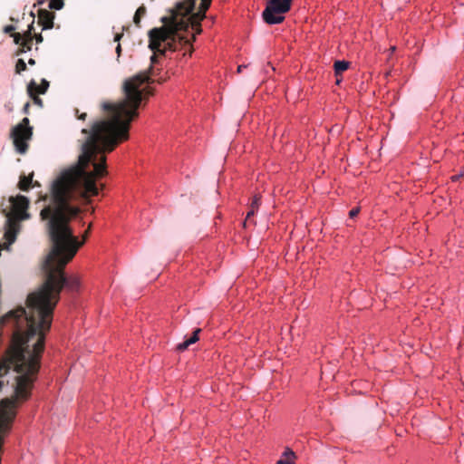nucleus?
I'll list each match as a JSON object with an SVG mask.
<instances>
[{
    "instance_id": "1",
    "label": "nucleus",
    "mask_w": 464,
    "mask_h": 464,
    "mask_svg": "<svg viewBox=\"0 0 464 464\" xmlns=\"http://www.w3.org/2000/svg\"><path fill=\"white\" fill-rule=\"evenodd\" d=\"M152 68L127 78L122 84L123 98L118 102H103L102 108L107 118L94 121L91 129H82L86 139L82 144L78 162L69 169H79L96 182L107 174L105 152H111L120 143L127 140L132 121L139 117V109L145 106L154 90Z\"/></svg>"
},
{
    "instance_id": "2",
    "label": "nucleus",
    "mask_w": 464,
    "mask_h": 464,
    "mask_svg": "<svg viewBox=\"0 0 464 464\" xmlns=\"http://www.w3.org/2000/svg\"><path fill=\"white\" fill-rule=\"evenodd\" d=\"M194 7V0L177 3L175 7L169 10V15L161 18L163 25L150 30L149 48L160 51L161 53L168 50L175 52L188 48L190 55L193 51L192 42L195 41L196 36L193 34L191 39H188L181 33L187 32L189 26L195 30L196 34L202 32L201 20L188 16Z\"/></svg>"
},
{
    "instance_id": "3",
    "label": "nucleus",
    "mask_w": 464,
    "mask_h": 464,
    "mask_svg": "<svg viewBox=\"0 0 464 464\" xmlns=\"http://www.w3.org/2000/svg\"><path fill=\"white\" fill-rule=\"evenodd\" d=\"M29 123V119L24 118L10 132L15 150L20 154H24L28 150V141L33 136V128Z\"/></svg>"
},
{
    "instance_id": "4",
    "label": "nucleus",
    "mask_w": 464,
    "mask_h": 464,
    "mask_svg": "<svg viewBox=\"0 0 464 464\" xmlns=\"http://www.w3.org/2000/svg\"><path fill=\"white\" fill-rule=\"evenodd\" d=\"M293 0H268L262 17L267 24H281L285 20V14L291 8Z\"/></svg>"
},
{
    "instance_id": "5",
    "label": "nucleus",
    "mask_w": 464,
    "mask_h": 464,
    "mask_svg": "<svg viewBox=\"0 0 464 464\" xmlns=\"http://www.w3.org/2000/svg\"><path fill=\"white\" fill-rule=\"evenodd\" d=\"M9 201L11 203L12 209L8 212H6V210H3L5 214L14 215L22 219L28 218L29 215L27 213V208L29 207V200L26 197L22 195L11 197Z\"/></svg>"
},
{
    "instance_id": "6",
    "label": "nucleus",
    "mask_w": 464,
    "mask_h": 464,
    "mask_svg": "<svg viewBox=\"0 0 464 464\" xmlns=\"http://www.w3.org/2000/svg\"><path fill=\"white\" fill-rule=\"evenodd\" d=\"M5 216H6V224H5V237L9 244H13L15 241L16 236L20 230L19 221L23 220V219L18 218V217H15L14 215L5 214Z\"/></svg>"
},
{
    "instance_id": "7",
    "label": "nucleus",
    "mask_w": 464,
    "mask_h": 464,
    "mask_svg": "<svg viewBox=\"0 0 464 464\" xmlns=\"http://www.w3.org/2000/svg\"><path fill=\"white\" fill-rule=\"evenodd\" d=\"M54 14L46 10H38V24L42 26L43 30L52 29L53 27Z\"/></svg>"
},
{
    "instance_id": "8",
    "label": "nucleus",
    "mask_w": 464,
    "mask_h": 464,
    "mask_svg": "<svg viewBox=\"0 0 464 464\" xmlns=\"http://www.w3.org/2000/svg\"><path fill=\"white\" fill-rule=\"evenodd\" d=\"M12 37L14 38V44L20 45L19 49L16 52L17 55H20L21 53L30 51L32 49L33 41L23 40V36L21 34H13Z\"/></svg>"
},
{
    "instance_id": "9",
    "label": "nucleus",
    "mask_w": 464,
    "mask_h": 464,
    "mask_svg": "<svg viewBox=\"0 0 464 464\" xmlns=\"http://www.w3.org/2000/svg\"><path fill=\"white\" fill-rule=\"evenodd\" d=\"M211 0H201L198 11L196 13H190L189 17L197 18L198 20H203L205 14L210 5Z\"/></svg>"
},
{
    "instance_id": "10",
    "label": "nucleus",
    "mask_w": 464,
    "mask_h": 464,
    "mask_svg": "<svg viewBox=\"0 0 464 464\" xmlns=\"http://www.w3.org/2000/svg\"><path fill=\"white\" fill-rule=\"evenodd\" d=\"M200 332H201L200 328L196 329L193 332L192 336L190 338H188V339L185 340L184 342H182V343L178 344L177 350L179 351V352H183L186 349H188V347L190 344L195 343L198 340V334H199Z\"/></svg>"
},
{
    "instance_id": "11",
    "label": "nucleus",
    "mask_w": 464,
    "mask_h": 464,
    "mask_svg": "<svg viewBox=\"0 0 464 464\" xmlns=\"http://www.w3.org/2000/svg\"><path fill=\"white\" fill-rule=\"evenodd\" d=\"M34 172L29 176L22 175L18 183V188L23 191H28L32 187Z\"/></svg>"
},
{
    "instance_id": "12",
    "label": "nucleus",
    "mask_w": 464,
    "mask_h": 464,
    "mask_svg": "<svg viewBox=\"0 0 464 464\" xmlns=\"http://www.w3.org/2000/svg\"><path fill=\"white\" fill-rule=\"evenodd\" d=\"M36 86V82L32 80L28 86H27V92L29 96L34 100V102L39 106H43V101L40 99L37 95L38 92H36L34 88Z\"/></svg>"
},
{
    "instance_id": "13",
    "label": "nucleus",
    "mask_w": 464,
    "mask_h": 464,
    "mask_svg": "<svg viewBox=\"0 0 464 464\" xmlns=\"http://www.w3.org/2000/svg\"><path fill=\"white\" fill-rule=\"evenodd\" d=\"M350 66V63L347 62V61H340V60H337L334 62V73H335V76L336 77H339L342 75V73L346 71Z\"/></svg>"
},
{
    "instance_id": "14",
    "label": "nucleus",
    "mask_w": 464,
    "mask_h": 464,
    "mask_svg": "<svg viewBox=\"0 0 464 464\" xmlns=\"http://www.w3.org/2000/svg\"><path fill=\"white\" fill-rule=\"evenodd\" d=\"M295 458V453L292 450L286 451L284 457L277 461L276 464H292Z\"/></svg>"
},
{
    "instance_id": "15",
    "label": "nucleus",
    "mask_w": 464,
    "mask_h": 464,
    "mask_svg": "<svg viewBox=\"0 0 464 464\" xmlns=\"http://www.w3.org/2000/svg\"><path fill=\"white\" fill-rule=\"evenodd\" d=\"M49 87V82L45 79H43L41 82V84L38 85L36 83V86L34 88V90L38 92V94H44Z\"/></svg>"
},
{
    "instance_id": "16",
    "label": "nucleus",
    "mask_w": 464,
    "mask_h": 464,
    "mask_svg": "<svg viewBox=\"0 0 464 464\" xmlns=\"http://www.w3.org/2000/svg\"><path fill=\"white\" fill-rule=\"evenodd\" d=\"M26 70V63L23 59H18L16 65H15V72L21 73L22 72Z\"/></svg>"
},
{
    "instance_id": "17",
    "label": "nucleus",
    "mask_w": 464,
    "mask_h": 464,
    "mask_svg": "<svg viewBox=\"0 0 464 464\" xmlns=\"http://www.w3.org/2000/svg\"><path fill=\"white\" fill-rule=\"evenodd\" d=\"M260 198L261 197L259 195H255L252 198L250 208H252L253 209H258L260 206Z\"/></svg>"
},
{
    "instance_id": "18",
    "label": "nucleus",
    "mask_w": 464,
    "mask_h": 464,
    "mask_svg": "<svg viewBox=\"0 0 464 464\" xmlns=\"http://www.w3.org/2000/svg\"><path fill=\"white\" fill-rule=\"evenodd\" d=\"M34 33L30 30H26L23 34V40L33 41L34 40Z\"/></svg>"
},
{
    "instance_id": "19",
    "label": "nucleus",
    "mask_w": 464,
    "mask_h": 464,
    "mask_svg": "<svg viewBox=\"0 0 464 464\" xmlns=\"http://www.w3.org/2000/svg\"><path fill=\"white\" fill-rule=\"evenodd\" d=\"M151 51H152L154 53H153V54L151 55V57H150V63H151V64H150V68L151 67V68L153 69V64H154V63H156L158 62V58H157L156 53H159L160 54H161V53H160V51H158V50H156V51L151 50ZM164 54H165V53H162V55H164Z\"/></svg>"
},
{
    "instance_id": "20",
    "label": "nucleus",
    "mask_w": 464,
    "mask_h": 464,
    "mask_svg": "<svg viewBox=\"0 0 464 464\" xmlns=\"http://www.w3.org/2000/svg\"><path fill=\"white\" fill-rule=\"evenodd\" d=\"M14 31H15V27L14 25H12V24L6 25L4 28V32L5 34H10L11 36H12L13 34H16Z\"/></svg>"
},
{
    "instance_id": "21",
    "label": "nucleus",
    "mask_w": 464,
    "mask_h": 464,
    "mask_svg": "<svg viewBox=\"0 0 464 464\" xmlns=\"http://www.w3.org/2000/svg\"><path fill=\"white\" fill-rule=\"evenodd\" d=\"M256 211L257 209H253L252 208H250L249 211L246 214V220L244 222L245 227L246 226V222L250 219L251 217H253L256 214Z\"/></svg>"
},
{
    "instance_id": "22",
    "label": "nucleus",
    "mask_w": 464,
    "mask_h": 464,
    "mask_svg": "<svg viewBox=\"0 0 464 464\" xmlns=\"http://www.w3.org/2000/svg\"><path fill=\"white\" fill-rule=\"evenodd\" d=\"M91 227H92V224L89 225L87 230L84 232L83 236H82V241H79L77 239V242L78 243H82V245L84 244L85 240L87 239L88 236H89V233L91 231Z\"/></svg>"
},
{
    "instance_id": "23",
    "label": "nucleus",
    "mask_w": 464,
    "mask_h": 464,
    "mask_svg": "<svg viewBox=\"0 0 464 464\" xmlns=\"http://www.w3.org/2000/svg\"><path fill=\"white\" fill-rule=\"evenodd\" d=\"M135 14H137V16L144 15L146 14V7L144 5L140 6Z\"/></svg>"
},
{
    "instance_id": "24",
    "label": "nucleus",
    "mask_w": 464,
    "mask_h": 464,
    "mask_svg": "<svg viewBox=\"0 0 464 464\" xmlns=\"http://www.w3.org/2000/svg\"><path fill=\"white\" fill-rule=\"evenodd\" d=\"M79 113V110L76 109L75 110V114L77 115L78 119L79 120H82V121H85L86 118H87V113L83 112V113H81V114H78Z\"/></svg>"
},
{
    "instance_id": "25",
    "label": "nucleus",
    "mask_w": 464,
    "mask_h": 464,
    "mask_svg": "<svg viewBox=\"0 0 464 464\" xmlns=\"http://www.w3.org/2000/svg\"><path fill=\"white\" fill-rule=\"evenodd\" d=\"M359 211H360V208H353L352 210H350V212H349L350 218H353L354 217H356L358 215Z\"/></svg>"
},
{
    "instance_id": "26",
    "label": "nucleus",
    "mask_w": 464,
    "mask_h": 464,
    "mask_svg": "<svg viewBox=\"0 0 464 464\" xmlns=\"http://www.w3.org/2000/svg\"><path fill=\"white\" fill-rule=\"evenodd\" d=\"M140 18L141 16H137V14H134L133 22L138 27H140Z\"/></svg>"
},
{
    "instance_id": "27",
    "label": "nucleus",
    "mask_w": 464,
    "mask_h": 464,
    "mask_svg": "<svg viewBox=\"0 0 464 464\" xmlns=\"http://www.w3.org/2000/svg\"><path fill=\"white\" fill-rule=\"evenodd\" d=\"M34 38L35 39L36 44H41L44 41V38L41 34H34Z\"/></svg>"
},
{
    "instance_id": "28",
    "label": "nucleus",
    "mask_w": 464,
    "mask_h": 464,
    "mask_svg": "<svg viewBox=\"0 0 464 464\" xmlns=\"http://www.w3.org/2000/svg\"><path fill=\"white\" fill-rule=\"evenodd\" d=\"M116 53L118 54V57H120L121 55V46L120 44H118L117 47H116Z\"/></svg>"
},
{
    "instance_id": "29",
    "label": "nucleus",
    "mask_w": 464,
    "mask_h": 464,
    "mask_svg": "<svg viewBox=\"0 0 464 464\" xmlns=\"http://www.w3.org/2000/svg\"><path fill=\"white\" fill-rule=\"evenodd\" d=\"M121 37H122V34H116L114 36V41L119 42Z\"/></svg>"
},
{
    "instance_id": "30",
    "label": "nucleus",
    "mask_w": 464,
    "mask_h": 464,
    "mask_svg": "<svg viewBox=\"0 0 464 464\" xmlns=\"http://www.w3.org/2000/svg\"><path fill=\"white\" fill-rule=\"evenodd\" d=\"M34 20L33 22L28 25V29L27 30H30L32 33L34 32Z\"/></svg>"
},
{
    "instance_id": "31",
    "label": "nucleus",
    "mask_w": 464,
    "mask_h": 464,
    "mask_svg": "<svg viewBox=\"0 0 464 464\" xmlns=\"http://www.w3.org/2000/svg\"><path fill=\"white\" fill-rule=\"evenodd\" d=\"M28 63H29L30 65H34V64H35V60H34V59H33V58H30V59L28 60Z\"/></svg>"
},
{
    "instance_id": "32",
    "label": "nucleus",
    "mask_w": 464,
    "mask_h": 464,
    "mask_svg": "<svg viewBox=\"0 0 464 464\" xmlns=\"http://www.w3.org/2000/svg\"><path fill=\"white\" fill-rule=\"evenodd\" d=\"M244 68H246V66H245V65H239V66L237 67V72H242V70H243Z\"/></svg>"
},
{
    "instance_id": "33",
    "label": "nucleus",
    "mask_w": 464,
    "mask_h": 464,
    "mask_svg": "<svg viewBox=\"0 0 464 464\" xmlns=\"http://www.w3.org/2000/svg\"><path fill=\"white\" fill-rule=\"evenodd\" d=\"M459 179V175H454V176H452V178H451V179H452L453 181H456V180H458Z\"/></svg>"
},
{
    "instance_id": "34",
    "label": "nucleus",
    "mask_w": 464,
    "mask_h": 464,
    "mask_svg": "<svg viewBox=\"0 0 464 464\" xmlns=\"http://www.w3.org/2000/svg\"><path fill=\"white\" fill-rule=\"evenodd\" d=\"M341 81H342V77L341 76L337 77L336 84H339L341 82Z\"/></svg>"
},
{
    "instance_id": "35",
    "label": "nucleus",
    "mask_w": 464,
    "mask_h": 464,
    "mask_svg": "<svg viewBox=\"0 0 464 464\" xmlns=\"http://www.w3.org/2000/svg\"><path fill=\"white\" fill-rule=\"evenodd\" d=\"M32 186H34V187H35V186L39 187V186H40V184H39V182H38V181H35L34 184L32 183Z\"/></svg>"
},
{
    "instance_id": "36",
    "label": "nucleus",
    "mask_w": 464,
    "mask_h": 464,
    "mask_svg": "<svg viewBox=\"0 0 464 464\" xmlns=\"http://www.w3.org/2000/svg\"><path fill=\"white\" fill-rule=\"evenodd\" d=\"M28 107H29V103H26V104L24 105V111H27Z\"/></svg>"
}]
</instances>
